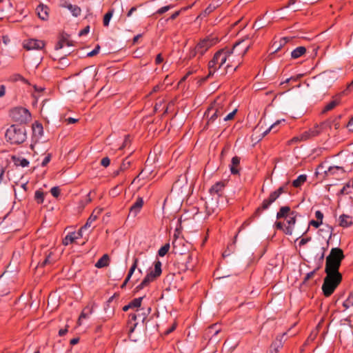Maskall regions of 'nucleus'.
Wrapping results in <instances>:
<instances>
[{"mask_svg":"<svg viewBox=\"0 0 353 353\" xmlns=\"http://www.w3.org/2000/svg\"><path fill=\"white\" fill-rule=\"evenodd\" d=\"M243 42H245V39H242L236 42L232 48L225 47L218 50L213 56L212 58V63L216 61H219L218 68H221L223 65L225 64V72H231L230 68H232L234 65L233 64L234 60H231V57L234 52H236V55L239 57L241 59L245 56L247 52L249 50V46H245L244 48L238 51L237 48L241 45Z\"/></svg>","mask_w":353,"mask_h":353,"instance_id":"nucleus-1","label":"nucleus"},{"mask_svg":"<svg viewBox=\"0 0 353 353\" xmlns=\"http://www.w3.org/2000/svg\"><path fill=\"white\" fill-rule=\"evenodd\" d=\"M227 105L228 103L223 97H216L204 113V117L207 119L204 128H208L221 117L226 111Z\"/></svg>","mask_w":353,"mask_h":353,"instance_id":"nucleus-2","label":"nucleus"},{"mask_svg":"<svg viewBox=\"0 0 353 353\" xmlns=\"http://www.w3.org/2000/svg\"><path fill=\"white\" fill-rule=\"evenodd\" d=\"M345 255L342 249L333 248L329 255L326 257L325 272H333L340 273L339 270Z\"/></svg>","mask_w":353,"mask_h":353,"instance_id":"nucleus-3","label":"nucleus"},{"mask_svg":"<svg viewBox=\"0 0 353 353\" xmlns=\"http://www.w3.org/2000/svg\"><path fill=\"white\" fill-rule=\"evenodd\" d=\"M290 182H286L283 185L280 186L276 190L272 192L268 199H265L263 201L261 205L258 207L252 216L251 219L258 217L261 215V212L263 210H268L269 207L281 196L283 193H288V185Z\"/></svg>","mask_w":353,"mask_h":353,"instance_id":"nucleus-4","label":"nucleus"},{"mask_svg":"<svg viewBox=\"0 0 353 353\" xmlns=\"http://www.w3.org/2000/svg\"><path fill=\"white\" fill-rule=\"evenodd\" d=\"M219 42V39L216 37L212 35L206 37L201 39L196 46L191 49L188 54V58L191 59L199 55L200 58L202 57L211 47L214 46Z\"/></svg>","mask_w":353,"mask_h":353,"instance_id":"nucleus-5","label":"nucleus"},{"mask_svg":"<svg viewBox=\"0 0 353 353\" xmlns=\"http://www.w3.org/2000/svg\"><path fill=\"white\" fill-rule=\"evenodd\" d=\"M326 276L324 278L322 285V291L325 296H331L336 288L342 281V274L341 273L333 272H325Z\"/></svg>","mask_w":353,"mask_h":353,"instance_id":"nucleus-6","label":"nucleus"},{"mask_svg":"<svg viewBox=\"0 0 353 353\" xmlns=\"http://www.w3.org/2000/svg\"><path fill=\"white\" fill-rule=\"evenodd\" d=\"M6 139L11 144H21L26 139V130L24 126L13 124L6 132Z\"/></svg>","mask_w":353,"mask_h":353,"instance_id":"nucleus-7","label":"nucleus"},{"mask_svg":"<svg viewBox=\"0 0 353 353\" xmlns=\"http://www.w3.org/2000/svg\"><path fill=\"white\" fill-rule=\"evenodd\" d=\"M161 266V262L159 260L156 261L154 262V270H152L148 273L141 283L136 287V292H138L143 289L145 287H147L151 282L154 281L158 277H159L162 273Z\"/></svg>","mask_w":353,"mask_h":353,"instance_id":"nucleus-8","label":"nucleus"},{"mask_svg":"<svg viewBox=\"0 0 353 353\" xmlns=\"http://www.w3.org/2000/svg\"><path fill=\"white\" fill-rule=\"evenodd\" d=\"M10 115L13 121L20 124H26L31 120V114L29 110L22 107L12 109Z\"/></svg>","mask_w":353,"mask_h":353,"instance_id":"nucleus-9","label":"nucleus"},{"mask_svg":"<svg viewBox=\"0 0 353 353\" xmlns=\"http://www.w3.org/2000/svg\"><path fill=\"white\" fill-rule=\"evenodd\" d=\"M331 128V121H326L323 123H322L319 125H316L312 128L309 129L308 130L303 132V139L305 140H307L309 139L315 137L320 134L321 132L325 128Z\"/></svg>","mask_w":353,"mask_h":353,"instance_id":"nucleus-10","label":"nucleus"},{"mask_svg":"<svg viewBox=\"0 0 353 353\" xmlns=\"http://www.w3.org/2000/svg\"><path fill=\"white\" fill-rule=\"evenodd\" d=\"M336 79V74L333 72H324L318 77L319 84L326 88H330Z\"/></svg>","mask_w":353,"mask_h":353,"instance_id":"nucleus-11","label":"nucleus"},{"mask_svg":"<svg viewBox=\"0 0 353 353\" xmlns=\"http://www.w3.org/2000/svg\"><path fill=\"white\" fill-rule=\"evenodd\" d=\"M45 46L43 41L35 39H29L23 43V47L27 50H42Z\"/></svg>","mask_w":353,"mask_h":353,"instance_id":"nucleus-12","label":"nucleus"},{"mask_svg":"<svg viewBox=\"0 0 353 353\" xmlns=\"http://www.w3.org/2000/svg\"><path fill=\"white\" fill-rule=\"evenodd\" d=\"M101 212V209H95L92 212L91 215L88 219V220H87L86 223H85V225H83L79 229V230L78 232V234L79 236H83V232L92 226V223L97 219L98 216L100 214Z\"/></svg>","mask_w":353,"mask_h":353,"instance_id":"nucleus-13","label":"nucleus"},{"mask_svg":"<svg viewBox=\"0 0 353 353\" xmlns=\"http://www.w3.org/2000/svg\"><path fill=\"white\" fill-rule=\"evenodd\" d=\"M226 183L225 181H219L213 185L210 189V193L212 194H216L218 196H221L223 194V190L225 187Z\"/></svg>","mask_w":353,"mask_h":353,"instance_id":"nucleus-14","label":"nucleus"},{"mask_svg":"<svg viewBox=\"0 0 353 353\" xmlns=\"http://www.w3.org/2000/svg\"><path fill=\"white\" fill-rule=\"evenodd\" d=\"M286 334V332H284L281 336H279L276 337V340L272 343L270 353H278L279 350L282 348L283 345V338Z\"/></svg>","mask_w":353,"mask_h":353,"instance_id":"nucleus-15","label":"nucleus"},{"mask_svg":"<svg viewBox=\"0 0 353 353\" xmlns=\"http://www.w3.org/2000/svg\"><path fill=\"white\" fill-rule=\"evenodd\" d=\"M345 170L343 167L340 166H331L328 168L327 171H325V174L327 176H335L340 177L341 175L345 174Z\"/></svg>","mask_w":353,"mask_h":353,"instance_id":"nucleus-16","label":"nucleus"},{"mask_svg":"<svg viewBox=\"0 0 353 353\" xmlns=\"http://www.w3.org/2000/svg\"><path fill=\"white\" fill-rule=\"evenodd\" d=\"M143 205V199L142 197H138L134 203L130 208V214L135 217L141 211Z\"/></svg>","mask_w":353,"mask_h":353,"instance_id":"nucleus-17","label":"nucleus"},{"mask_svg":"<svg viewBox=\"0 0 353 353\" xmlns=\"http://www.w3.org/2000/svg\"><path fill=\"white\" fill-rule=\"evenodd\" d=\"M151 312V308L148 307L146 310L144 308H140L136 310V315L143 324H147V317Z\"/></svg>","mask_w":353,"mask_h":353,"instance_id":"nucleus-18","label":"nucleus"},{"mask_svg":"<svg viewBox=\"0 0 353 353\" xmlns=\"http://www.w3.org/2000/svg\"><path fill=\"white\" fill-rule=\"evenodd\" d=\"M36 12L37 13V15L38 17L45 21V20H47L48 19V17H49V8L47 6H45L42 3H40L37 9H36Z\"/></svg>","mask_w":353,"mask_h":353,"instance_id":"nucleus-19","label":"nucleus"},{"mask_svg":"<svg viewBox=\"0 0 353 353\" xmlns=\"http://www.w3.org/2000/svg\"><path fill=\"white\" fill-rule=\"evenodd\" d=\"M296 212L292 211L290 212L291 216L287 221L288 225L285 228L284 232L288 235H292L293 232V226L296 223Z\"/></svg>","mask_w":353,"mask_h":353,"instance_id":"nucleus-20","label":"nucleus"},{"mask_svg":"<svg viewBox=\"0 0 353 353\" xmlns=\"http://www.w3.org/2000/svg\"><path fill=\"white\" fill-rule=\"evenodd\" d=\"M241 158L235 156L232 159L231 164L230 165V169L231 174L233 175L239 174V165H240Z\"/></svg>","mask_w":353,"mask_h":353,"instance_id":"nucleus-21","label":"nucleus"},{"mask_svg":"<svg viewBox=\"0 0 353 353\" xmlns=\"http://www.w3.org/2000/svg\"><path fill=\"white\" fill-rule=\"evenodd\" d=\"M61 6L68 8L72 12L74 17H79L81 13V9L77 5H72L65 1L61 4Z\"/></svg>","mask_w":353,"mask_h":353,"instance_id":"nucleus-22","label":"nucleus"},{"mask_svg":"<svg viewBox=\"0 0 353 353\" xmlns=\"http://www.w3.org/2000/svg\"><path fill=\"white\" fill-rule=\"evenodd\" d=\"M138 319L135 312L134 313H130L129 314V319L128 321V326L129 327V333H132L136 327L138 325V323L137 322V320Z\"/></svg>","mask_w":353,"mask_h":353,"instance_id":"nucleus-23","label":"nucleus"},{"mask_svg":"<svg viewBox=\"0 0 353 353\" xmlns=\"http://www.w3.org/2000/svg\"><path fill=\"white\" fill-rule=\"evenodd\" d=\"M219 61H215L213 63H212V59L209 61L208 63V75L203 79V81H205L206 79H208V78L211 77L212 76H213V74H214V72L218 70L220 68H218L219 66Z\"/></svg>","mask_w":353,"mask_h":353,"instance_id":"nucleus-24","label":"nucleus"},{"mask_svg":"<svg viewBox=\"0 0 353 353\" xmlns=\"http://www.w3.org/2000/svg\"><path fill=\"white\" fill-rule=\"evenodd\" d=\"M352 225V217L347 214H342L339 216V225L347 228Z\"/></svg>","mask_w":353,"mask_h":353,"instance_id":"nucleus-25","label":"nucleus"},{"mask_svg":"<svg viewBox=\"0 0 353 353\" xmlns=\"http://www.w3.org/2000/svg\"><path fill=\"white\" fill-rule=\"evenodd\" d=\"M306 53V48L304 46H299L291 52V58L298 59Z\"/></svg>","mask_w":353,"mask_h":353,"instance_id":"nucleus-26","label":"nucleus"},{"mask_svg":"<svg viewBox=\"0 0 353 353\" xmlns=\"http://www.w3.org/2000/svg\"><path fill=\"white\" fill-rule=\"evenodd\" d=\"M109 256L107 254H105L96 263L95 267L97 268L107 267L109 265Z\"/></svg>","mask_w":353,"mask_h":353,"instance_id":"nucleus-27","label":"nucleus"},{"mask_svg":"<svg viewBox=\"0 0 353 353\" xmlns=\"http://www.w3.org/2000/svg\"><path fill=\"white\" fill-rule=\"evenodd\" d=\"M80 237L81 236L78 234V232L77 234L74 232L70 233L63 239V243L65 245H68L72 243L76 239Z\"/></svg>","mask_w":353,"mask_h":353,"instance_id":"nucleus-28","label":"nucleus"},{"mask_svg":"<svg viewBox=\"0 0 353 353\" xmlns=\"http://www.w3.org/2000/svg\"><path fill=\"white\" fill-rule=\"evenodd\" d=\"M291 212V209L289 206H283L281 207L279 212L276 213V219H280L282 218H285L288 214Z\"/></svg>","mask_w":353,"mask_h":353,"instance_id":"nucleus-29","label":"nucleus"},{"mask_svg":"<svg viewBox=\"0 0 353 353\" xmlns=\"http://www.w3.org/2000/svg\"><path fill=\"white\" fill-rule=\"evenodd\" d=\"M32 132L35 136L41 137L43 133V128L41 123L35 122L32 124Z\"/></svg>","mask_w":353,"mask_h":353,"instance_id":"nucleus-30","label":"nucleus"},{"mask_svg":"<svg viewBox=\"0 0 353 353\" xmlns=\"http://www.w3.org/2000/svg\"><path fill=\"white\" fill-rule=\"evenodd\" d=\"M307 180L305 174L299 175L295 180L292 181V185L294 188H300Z\"/></svg>","mask_w":353,"mask_h":353,"instance_id":"nucleus-31","label":"nucleus"},{"mask_svg":"<svg viewBox=\"0 0 353 353\" xmlns=\"http://www.w3.org/2000/svg\"><path fill=\"white\" fill-rule=\"evenodd\" d=\"M217 6L210 4L203 12H202L199 16L198 18H204L212 13L216 8Z\"/></svg>","mask_w":353,"mask_h":353,"instance_id":"nucleus-32","label":"nucleus"},{"mask_svg":"<svg viewBox=\"0 0 353 353\" xmlns=\"http://www.w3.org/2000/svg\"><path fill=\"white\" fill-rule=\"evenodd\" d=\"M339 104V101L334 99L329 102L323 108L322 113H325L328 111L333 110L336 106Z\"/></svg>","mask_w":353,"mask_h":353,"instance_id":"nucleus-33","label":"nucleus"},{"mask_svg":"<svg viewBox=\"0 0 353 353\" xmlns=\"http://www.w3.org/2000/svg\"><path fill=\"white\" fill-rule=\"evenodd\" d=\"M242 59H241L239 57H238L236 55V52H234V54H232V57H231V60H234V63L233 64L234 65V66L232 68H230L231 71L232 72H234L237 70V68L239 67V65H241V60Z\"/></svg>","mask_w":353,"mask_h":353,"instance_id":"nucleus-34","label":"nucleus"},{"mask_svg":"<svg viewBox=\"0 0 353 353\" xmlns=\"http://www.w3.org/2000/svg\"><path fill=\"white\" fill-rule=\"evenodd\" d=\"M14 164L17 166L23 168L27 167L29 165V161L25 158H15L13 157Z\"/></svg>","mask_w":353,"mask_h":353,"instance_id":"nucleus-35","label":"nucleus"},{"mask_svg":"<svg viewBox=\"0 0 353 353\" xmlns=\"http://www.w3.org/2000/svg\"><path fill=\"white\" fill-rule=\"evenodd\" d=\"M10 81L12 82L21 81L25 83H28V80H26L22 75L18 73L13 74L12 75H11L10 77Z\"/></svg>","mask_w":353,"mask_h":353,"instance_id":"nucleus-36","label":"nucleus"},{"mask_svg":"<svg viewBox=\"0 0 353 353\" xmlns=\"http://www.w3.org/2000/svg\"><path fill=\"white\" fill-rule=\"evenodd\" d=\"M143 296L134 299L130 302L132 308L140 309Z\"/></svg>","mask_w":353,"mask_h":353,"instance_id":"nucleus-37","label":"nucleus"},{"mask_svg":"<svg viewBox=\"0 0 353 353\" xmlns=\"http://www.w3.org/2000/svg\"><path fill=\"white\" fill-rule=\"evenodd\" d=\"M281 123V121H276L272 125H271L267 130L262 132V137L266 136L271 130H274V132H277V125Z\"/></svg>","mask_w":353,"mask_h":353,"instance_id":"nucleus-38","label":"nucleus"},{"mask_svg":"<svg viewBox=\"0 0 353 353\" xmlns=\"http://www.w3.org/2000/svg\"><path fill=\"white\" fill-rule=\"evenodd\" d=\"M290 40V39L288 37H283L281 39L280 43L279 45H277L276 42L274 43L273 47H275L274 53L278 52L281 49V46L286 44Z\"/></svg>","mask_w":353,"mask_h":353,"instance_id":"nucleus-39","label":"nucleus"},{"mask_svg":"<svg viewBox=\"0 0 353 353\" xmlns=\"http://www.w3.org/2000/svg\"><path fill=\"white\" fill-rule=\"evenodd\" d=\"M343 305L345 309L353 307V292L349 294L348 297L343 302Z\"/></svg>","mask_w":353,"mask_h":353,"instance_id":"nucleus-40","label":"nucleus"},{"mask_svg":"<svg viewBox=\"0 0 353 353\" xmlns=\"http://www.w3.org/2000/svg\"><path fill=\"white\" fill-rule=\"evenodd\" d=\"M320 267H317L316 268H315L313 271L310 272H308L307 274H306V275L305 276V277L303 278V282H302V284L303 285H305L307 283V282L312 278L314 277V274H316V272L319 270Z\"/></svg>","mask_w":353,"mask_h":353,"instance_id":"nucleus-41","label":"nucleus"},{"mask_svg":"<svg viewBox=\"0 0 353 353\" xmlns=\"http://www.w3.org/2000/svg\"><path fill=\"white\" fill-rule=\"evenodd\" d=\"M138 261H139V259L137 258L134 259V263H133L132 265L131 266V268H130L128 274L126 276L127 281H130L132 275L133 274L134 270H136V268L137 267Z\"/></svg>","mask_w":353,"mask_h":353,"instance_id":"nucleus-42","label":"nucleus"},{"mask_svg":"<svg viewBox=\"0 0 353 353\" xmlns=\"http://www.w3.org/2000/svg\"><path fill=\"white\" fill-rule=\"evenodd\" d=\"M34 199L38 203H43L44 201L43 192H42L41 190H37L34 194Z\"/></svg>","mask_w":353,"mask_h":353,"instance_id":"nucleus-43","label":"nucleus"},{"mask_svg":"<svg viewBox=\"0 0 353 353\" xmlns=\"http://www.w3.org/2000/svg\"><path fill=\"white\" fill-rule=\"evenodd\" d=\"M113 13H114V10H110L104 15L103 20L104 26H108L109 25L110 21L113 15Z\"/></svg>","mask_w":353,"mask_h":353,"instance_id":"nucleus-44","label":"nucleus"},{"mask_svg":"<svg viewBox=\"0 0 353 353\" xmlns=\"http://www.w3.org/2000/svg\"><path fill=\"white\" fill-rule=\"evenodd\" d=\"M303 137H304L303 135V133L299 136L294 137L288 141V145H290L292 144L296 143L300 141H306L305 139H303Z\"/></svg>","mask_w":353,"mask_h":353,"instance_id":"nucleus-45","label":"nucleus"},{"mask_svg":"<svg viewBox=\"0 0 353 353\" xmlns=\"http://www.w3.org/2000/svg\"><path fill=\"white\" fill-rule=\"evenodd\" d=\"M170 244L165 243L163 246H162L158 251V254L159 256H164L170 250Z\"/></svg>","mask_w":353,"mask_h":353,"instance_id":"nucleus-46","label":"nucleus"},{"mask_svg":"<svg viewBox=\"0 0 353 353\" xmlns=\"http://www.w3.org/2000/svg\"><path fill=\"white\" fill-rule=\"evenodd\" d=\"M52 253L48 254L43 262L41 263L40 265L44 267L48 264H52L54 263V260L52 259Z\"/></svg>","mask_w":353,"mask_h":353,"instance_id":"nucleus-47","label":"nucleus"},{"mask_svg":"<svg viewBox=\"0 0 353 353\" xmlns=\"http://www.w3.org/2000/svg\"><path fill=\"white\" fill-rule=\"evenodd\" d=\"M65 46H70V43L68 41H67L66 39H60L59 41V42L56 44L55 46V49L57 50H59V49H61L62 48H63Z\"/></svg>","mask_w":353,"mask_h":353,"instance_id":"nucleus-48","label":"nucleus"},{"mask_svg":"<svg viewBox=\"0 0 353 353\" xmlns=\"http://www.w3.org/2000/svg\"><path fill=\"white\" fill-rule=\"evenodd\" d=\"M92 313V309H89L88 307L85 308L82 312L81 313L79 321H80L82 319H86L88 317L89 314Z\"/></svg>","mask_w":353,"mask_h":353,"instance_id":"nucleus-49","label":"nucleus"},{"mask_svg":"<svg viewBox=\"0 0 353 353\" xmlns=\"http://www.w3.org/2000/svg\"><path fill=\"white\" fill-rule=\"evenodd\" d=\"M185 261H186L185 269L186 270H192L194 266L192 265H190V262L192 261V256L190 254H188L185 256Z\"/></svg>","mask_w":353,"mask_h":353,"instance_id":"nucleus-50","label":"nucleus"},{"mask_svg":"<svg viewBox=\"0 0 353 353\" xmlns=\"http://www.w3.org/2000/svg\"><path fill=\"white\" fill-rule=\"evenodd\" d=\"M174 6H172V5L163 6V7L159 8L157 11V13L159 14H162L166 12L167 11H168L170 9L172 8Z\"/></svg>","mask_w":353,"mask_h":353,"instance_id":"nucleus-51","label":"nucleus"},{"mask_svg":"<svg viewBox=\"0 0 353 353\" xmlns=\"http://www.w3.org/2000/svg\"><path fill=\"white\" fill-rule=\"evenodd\" d=\"M130 165V162L127 160V159H124L120 166V170L123 171L127 170Z\"/></svg>","mask_w":353,"mask_h":353,"instance_id":"nucleus-52","label":"nucleus"},{"mask_svg":"<svg viewBox=\"0 0 353 353\" xmlns=\"http://www.w3.org/2000/svg\"><path fill=\"white\" fill-rule=\"evenodd\" d=\"M50 192L53 196L57 198L60 194V189L59 188V187H53L51 188Z\"/></svg>","mask_w":353,"mask_h":353,"instance_id":"nucleus-53","label":"nucleus"},{"mask_svg":"<svg viewBox=\"0 0 353 353\" xmlns=\"http://www.w3.org/2000/svg\"><path fill=\"white\" fill-rule=\"evenodd\" d=\"M205 210H206V213L208 216L211 215L212 213H214L215 212V208L210 207V203H205Z\"/></svg>","mask_w":353,"mask_h":353,"instance_id":"nucleus-54","label":"nucleus"},{"mask_svg":"<svg viewBox=\"0 0 353 353\" xmlns=\"http://www.w3.org/2000/svg\"><path fill=\"white\" fill-rule=\"evenodd\" d=\"M351 185L349 183L345 184L343 188L340 191L341 194H349V192L347 191L348 189H350Z\"/></svg>","mask_w":353,"mask_h":353,"instance_id":"nucleus-55","label":"nucleus"},{"mask_svg":"<svg viewBox=\"0 0 353 353\" xmlns=\"http://www.w3.org/2000/svg\"><path fill=\"white\" fill-rule=\"evenodd\" d=\"M100 46L97 45L93 50L88 53V57H93L99 52Z\"/></svg>","mask_w":353,"mask_h":353,"instance_id":"nucleus-56","label":"nucleus"},{"mask_svg":"<svg viewBox=\"0 0 353 353\" xmlns=\"http://www.w3.org/2000/svg\"><path fill=\"white\" fill-rule=\"evenodd\" d=\"M110 163V160L108 157H104L101 161V165L103 167L106 168L108 167Z\"/></svg>","mask_w":353,"mask_h":353,"instance_id":"nucleus-57","label":"nucleus"},{"mask_svg":"<svg viewBox=\"0 0 353 353\" xmlns=\"http://www.w3.org/2000/svg\"><path fill=\"white\" fill-rule=\"evenodd\" d=\"M322 223L323 221H320L319 220H312L310 221V225L315 227L316 228H318Z\"/></svg>","mask_w":353,"mask_h":353,"instance_id":"nucleus-58","label":"nucleus"},{"mask_svg":"<svg viewBox=\"0 0 353 353\" xmlns=\"http://www.w3.org/2000/svg\"><path fill=\"white\" fill-rule=\"evenodd\" d=\"M236 110H233L232 112L229 113L224 119L223 120L225 121H229V120H231L234 118L236 112Z\"/></svg>","mask_w":353,"mask_h":353,"instance_id":"nucleus-59","label":"nucleus"},{"mask_svg":"<svg viewBox=\"0 0 353 353\" xmlns=\"http://www.w3.org/2000/svg\"><path fill=\"white\" fill-rule=\"evenodd\" d=\"M51 155L50 154H48L47 156L45 157L43 160L41 162V165L43 167L46 166L50 161Z\"/></svg>","mask_w":353,"mask_h":353,"instance_id":"nucleus-60","label":"nucleus"},{"mask_svg":"<svg viewBox=\"0 0 353 353\" xmlns=\"http://www.w3.org/2000/svg\"><path fill=\"white\" fill-rule=\"evenodd\" d=\"M130 141L129 139V136H125V139L122 145L119 148V150H123L125 147H126L128 144H130Z\"/></svg>","mask_w":353,"mask_h":353,"instance_id":"nucleus-61","label":"nucleus"},{"mask_svg":"<svg viewBox=\"0 0 353 353\" xmlns=\"http://www.w3.org/2000/svg\"><path fill=\"white\" fill-rule=\"evenodd\" d=\"M311 241V237L303 238L299 243V246H303Z\"/></svg>","mask_w":353,"mask_h":353,"instance_id":"nucleus-62","label":"nucleus"},{"mask_svg":"<svg viewBox=\"0 0 353 353\" xmlns=\"http://www.w3.org/2000/svg\"><path fill=\"white\" fill-rule=\"evenodd\" d=\"M315 217L316 218L317 220L323 221V214L320 210H317L315 212Z\"/></svg>","mask_w":353,"mask_h":353,"instance_id":"nucleus-63","label":"nucleus"},{"mask_svg":"<svg viewBox=\"0 0 353 353\" xmlns=\"http://www.w3.org/2000/svg\"><path fill=\"white\" fill-rule=\"evenodd\" d=\"M89 31H90V26H87L86 27H85L83 30H81L79 32V36L85 35L89 32Z\"/></svg>","mask_w":353,"mask_h":353,"instance_id":"nucleus-64","label":"nucleus"}]
</instances>
